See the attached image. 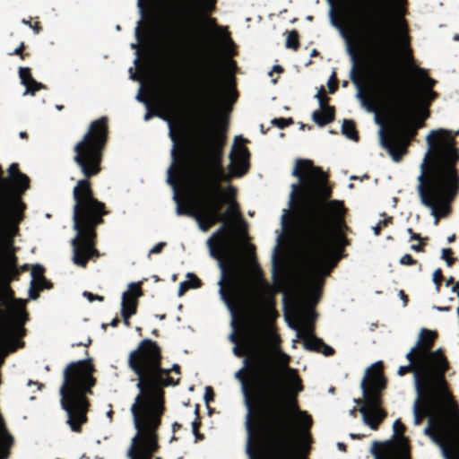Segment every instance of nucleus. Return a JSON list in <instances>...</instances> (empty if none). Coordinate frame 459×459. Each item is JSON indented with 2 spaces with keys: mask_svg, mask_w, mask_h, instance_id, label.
I'll return each instance as SVG.
<instances>
[{
  "mask_svg": "<svg viewBox=\"0 0 459 459\" xmlns=\"http://www.w3.org/2000/svg\"><path fill=\"white\" fill-rule=\"evenodd\" d=\"M291 175L299 183L290 186L288 208L281 216V233L277 236L272 255L273 274L277 271L278 249L283 234L288 231V218L291 214L290 228L313 240L300 285L296 293L297 313L295 320L290 322L296 331V339L303 341L309 351H333L323 341L314 335V321L316 317L312 306L320 297L323 278L328 275L342 257V249L346 245L342 233V220L345 209L342 203L333 200L325 203L331 190L326 186V175L308 160H297Z\"/></svg>",
  "mask_w": 459,
  "mask_h": 459,
  "instance_id": "nucleus-1",
  "label": "nucleus"
},
{
  "mask_svg": "<svg viewBox=\"0 0 459 459\" xmlns=\"http://www.w3.org/2000/svg\"><path fill=\"white\" fill-rule=\"evenodd\" d=\"M169 126L172 141L170 151L172 162L167 170V183L173 190V201L177 204L178 215L194 218L200 229L205 232L217 221H225L228 217L237 216L233 203L221 213V206L236 190L230 186L224 194L220 186L221 181L230 177H240L248 168V154L245 147H234L230 154V173L221 164L224 134L213 128L201 129L197 135V149L194 162L190 165L177 163V137L171 120L165 115L157 114Z\"/></svg>",
  "mask_w": 459,
  "mask_h": 459,
  "instance_id": "nucleus-2",
  "label": "nucleus"
},
{
  "mask_svg": "<svg viewBox=\"0 0 459 459\" xmlns=\"http://www.w3.org/2000/svg\"><path fill=\"white\" fill-rule=\"evenodd\" d=\"M254 335L263 349L254 380L264 409V459H296V441L301 450L308 449L312 423L296 403L301 381L296 370L289 368L290 357L280 348L279 335L270 323H258Z\"/></svg>",
  "mask_w": 459,
  "mask_h": 459,
  "instance_id": "nucleus-3",
  "label": "nucleus"
},
{
  "mask_svg": "<svg viewBox=\"0 0 459 459\" xmlns=\"http://www.w3.org/2000/svg\"><path fill=\"white\" fill-rule=\"evenodd\" d=\"M128 366L137 376L139 394L130 409L136 434L131 440L127 456L130 459H150L158 449L156 429L162 411V389L178 385V379L174 381L169 374L170 371L179 373V366L174 364L170 369L162 368L160 348L150 339L143 340L130 352Z\"/></svg>",
  "mask_w": 459,
  "mask_h": 459,
  "instance_id": "nucleus-4",
  "label": "nucleus"
},
{
  "mask_svg": "<svg viewBox=\"0 0 459 459\" xmlns=\"http://www.w3.org/2000/svg\"><path fill=\"white\" fill-rule=\"evenodd\" d=\"M207 246L211 256L219 261V295L231 314L232 324L236 306L248 304L271 315L273 298L279 287L268 284L255 266L251 272L238 259L231 229L224 223L207 239Z\"/></svg>",
  "mask_w": 459,
  "mask_h": 459,
  "instance_id": "nucleus-5",
  "label": "nucleus"
},
{
  "mask_svg": "<svg viewBox=\"0 0 459 459\" xmlns=\"http://www.w3.org/2000/svg\"><path fill=\"white\" fill-rule=\"evenodd\" d=\"M457 131L443 128L431 130L426 136L427 152L420 164L416 187L420 204L429 210L437 225L451 211V204L459 191V161L455 147Z\"/></svg>",
  "mask_w": 459,
  "mask_h": 459,
  "instance_id": "nucleus-6",
  "label": "nucleus"
},
{
  "mask_svg": "<svg viewBox=\"0 0 459 459\" xmlns=\"http://www.w3.org/2000/svg\"><path fill=\"white\" fill-rule=\"evenodd\" d=\"M413 424L428 416L423 434L438 446L444 459H459V408L446 381L414 379Z\"/></svg>",
  "mask_w": 459,
  "mask_h": 459,
  "instance_id": "nucleus-7",
  "label": "nucleus"
},
{
  "mask_svg": "<svg viewBox=\"0 0 459 459\" xmlns=\"http://www.w3.org/2000/svg\"><path fill=\"white\" fill-rule=\"evenodd\" d=\"M411 70L415 89L410 96L399 84L387 80L382 70L376 74L377 104L399 123L409 121L420 108H426L436 98L432 90L436 81L423 68L411 65Z\"/></svg>",
  "mask_w": 459,
  "mask_h": 459,
  "instance_id": "nucleus-8",
  "label": "nucleus"
},
{
  "mask_svg": "<svg viewBox=\"0 0 459 459\" xmlns=\"http://www.w3.org/2000/svg\"><path fill=\"white\" fill-rule=\"evenodd\" d=\"M73 195L75 201L73 208V229L76 231L71 242L73 261L76 265L84 267L88 260L97 254L93 247L94 229L102 221L105 210L104 204L93 197L87 179L77 181Z\"/></svg>",
  "mask_w": 459,
  "mask_h": 459,
  "instance_id": "nucleus-9",
  "label": "nucleus"
},
{
  "mask_svg": "<svg viewBox=\"0 0 459 459\" xmlns=\"http://www.w3.org/2000/svg\"><path fill=\"white\" fill-rule=\"evenodd\" d=\"M94 365L91 358L69 363L63 371L60 386L61 406L67 414V424L71 430L79 431L87 420L88 402L86 395L91 394L95 385Z\"/></svg>",
  "mask_w": 459,
  "mask_h": 459,
  "instance_id": "nucleus-10",
  "label": "nucleus"
},
{
  "mask_svg": "<svg viewBox=\"0 0 459 459\" xmlns=\"http://www.w3.org/2000/svg\"><path fill=\"white\" fill-rule=\"evenodd\" d=\"M436 333L430 330L422 328L419 333L417 342L407 352L406 359L411 360L415 355L414 379L437 382L439 377L446 381L444 374L447 368V362L441 350L430 351Z\"/></svg>",
  "mask_w": 459,
  "mask_h": 459,
  "instance_id": "nucleus-11",
  "label": "nucleus"
},
{
  "mask_svg": "<svg viewBox=\"0 0 459 459\" xmlns=\"http://www.w3.org/2000/svg\"><path fill=\"white\" fill-rule=\"evenodd\" d=\"M107 138V119L92 122L83 138L74 146L75 163L85 178L97 175L100 170L102 150Z\"/></svg>",
  "mask_w": 459,
  "mask_h": 459,
  "instance_id": "nucleus-12",
  "label": "nucleus"
},
{
  "mask_svg": "<svg viewBox=\"0 0 459 459\" xmlns=\"http://www.w3.org/2000/svg\"><path fill=\"white\" fill-rule=\"evenodd\" d=\"M385 387V379L382 373V363L377 361L368 367L360 383L363 406L359 409L363 422L371 429H377L385 414L379 407L380 392Z\"/></svg>",
  "mask_w": 459,
  "mask_h": 459,
  "instance_id": "nucleus-13",
  "label": "nucleus"
},
{
  "mask_svg": "<svg viewBox=\"0 0 459 459\" xmlns=\"http://www.w3.org/2000/svg\"><path fill=\"white\" fill-rule=\"evenodd\" d=\"M198 76L195 80L196 96L199 105L207 109L212 104L224 108L229 102H234L237 98L234 90V78L229 76L227 84L222 89L217 87V81L212 66L206 65L204 69L195 73Z\"/></svg>",
  "mask_w": 459,
  "mask_h": 459,
  "instance_id": "nucleus-14",
  "label": "nucleus"
},
{
  "mask_svg": "<svg viewBox=\"0 0 459 459\" xmlns=\"http://www.w3.org/2000/svg\"><path fill=\"white\" fill-rule=\"evenodd\" d=\"M387 9L381 8V19L377 23L365 26L364 39L370 53L382 65L394 47V37L387 22Z\"/></svg>",
  "mask_w": 459,
  "mask_h": 459,
  "instance_id": "nucleus-15",
  "label": "nucleus"
},
{
  "mask_svg": "<svg viewBox=\"0 0 459 459\" xmlns=\"http://www.w3.org/2000/svg\"><path fill=\"white\" fill-rule=\"evenodd\" d=\"M248 366L247 359H244L243 361V367L238 369L235 373V377L238 379L241 383V391L244 396V404L247 408V413L245 416V429L247 434V443H246V453L248 456V459H255V455L254 451V442L255 438V429L254 427V424L252 422V414H253V408L252 403L249 396V393L247 390L246 380L243 377V374L245 370L247 369Z\"/></svg>",
  "mask_w": 459,
  "mask_h": 459,
  "instance_id": "nucleus-16",
  "label": "nucleus"
},
{
  "mask_svg": "<svg viewBox=\"0 0 459 459\" xmlns=\"http://www.w3.org/2000/svg\"><path fill=\"white\" fill-rule=\"evenodd\" d=\"M330 21L331 24L338 29L342 34V36L345 39L347 43V52L351 59L352 66L351 70V79L356 84L358 88V92L356 94V98L359 100L361 107L368 113H375V121L377 124H380V120L377 112V108L374 104L367 100V98L363 95L360 83L356 76V67H357V56L351 45V39L348 34L345 32L342 25L335 20L333 9L330 11Z\"/></svg>",
  "mask_w": 459,
  "mask_h": 459,
  "instance_id": "nucleus-17",
  "label": "nucleus"
},
{
  "mask_svg": "<svg viewBox=\"0 0 459 459\" xmlns=\"http://www.w3.org/2000/svg\"><path fill=\"white\" fill-rule=\"evenodd\" d=\"M379 141L381 146L389 152L395 162H398L406 152L408 139L398 128H392L388 137H386L384 129L381 127L379 130Z\"/></svg>",
  "mask_w": 459,
  "mask_h": 459,
  "instance_id": "nucleus-18",
  "label": "nucleus"
},
{
  "mask_svg": "<svg viewBox=\"0 0 459 459\" xmlns=\"http://www.w3.org/2000/svg\"><path fill=\"white\" fill-rule=\"evenodd\" d=\"M142 296L141 281L131 282L122 294L121 315L126 325H129V318L135 314L138 299Z\"/></svg>",
  "mask_w": 459,
  "mask_h": 459,
  "instance_id": "nucleus-19",
  "label": "nucleus"
},
{
  "mask_svg": "<svg viewBox=\"0 0 459 459\" xmlns=\"http://www.w3.org/2000/svg\"><path fill=\"white\" fill-rule=\"evenodd\" d=\"M44 268L40 264H35L31 268L30 275V287L29 290V297L31 299H36L39 297L38 290L48 289L49 284L43 276Z\"/></svg>",
  "mask_w": 459,
  "mask_h": 459,
  "instance_id": "nucleus-20",
  "label": "nucleus"
},
{
  "mask_svg": "<svg viewBox=\"0 0 459 459\" xmlns=\"http://www.w3.org/2000/svg\"><path fill=\"white\" fill-rule=\"evenodd\" d=\"M322 92L323 87L316 94V98L319 105V109L314 111L312 114V119L319 126H323L333 119V109L325 104V101L322 96Z\"/></svg>",
  "mask_w": 459,
  "mask_h": 459,
  "instance_id": "nucleus-21",
  "label": "nucleus"
},
{
  "mask_svg": "<svg viewBox=\"0 0 459 459\" xmlns=\"http://www.w3.org/2000/svg\"><path fill=\"white\" fill-rule=\"evenodd\" d=\"M19 76L22 84L25 87V91L23 92V95H33L36 91L44 87L42 83L36 82L32 78L30 71L28 67H20Z\"/></svg>",
  "mask_w": 459,
  "mask_h": 459,
  "instance_id": "nucleus-22",
  "label": "nucleus"
},
{
  "mask_svg": "<svg viewBox=\"0 0 459 459\" xmlns=\"http://www.w3.org/2000/svg\"><path fill=\"white\" fill-rule=\"evenodd\" d=\"M137 6L139 8V12H140L141 17H140V20L137 22L136 27L134 29V35H135V38H136V42L131 44V48L136 49V53H135L136 56L134 58V63L135 65L138 64L139 59H140V52H139V49H138V45L143 41L144 37H147V35H144L142 32L143 21L144 16H145V10H144V7L143 5L142 0H138L137 1Z\"/></svg>",
  "mask_w": 459,
  "mask_h": 459,
  "instance_id": "nucleus-23",
  "label": "nucleus"
},
{
  "mask_svg": "<svg viewBox=\"0 0 459 459\" xmlns=\"http://www.w3.org/2000/svg\"><path fill=\"white\" fill-rule=\"evenodd\" d=\"M217 0H189L192 5L193 13L198 16H203L212 12L215 8Z\"/></svg>",
  "mask_w": 459,
  "mask_h": 459,
  "instance_id": "nucleus-24",
  "label": "nucleus"
},
{
  "mask_svg": "<svg viewBox=\"0 0 459 459\" xmlns=\"http://www.w3.org/2000/svg\"><path fill=\"white\" fill-rule=\"evenodd\" d=\"M186 278L187 280L179 284L178 296H182L189 289H196L200 286V281L195 274L188 273Z\"/></svg>",
  "mask_w": 459,
  "mask_h": 459,
  "instance_id": "nucleus-25",
  "label": "nucleus"
},
{
  "mask_svg": "<svg viewBox=\"0 0 459 459\" xmlns=\"http://www.w3.org/2000/svg\"><path fill=\"white\" fill-rule=\"evenodd\" d=\"M342 133L350 140L357 141V132L354 124L351 120H344L342 125Z\"/></svg>",
  "mask_w": 459,
  "mask_h": 459,
  "instance_id": "nucleus-26",
  "label": "nucleus"
},
{
  "mask_svg": "<svg viewBox=\"0 0 459 459\" xmlns=\"http://www.w3.org/2000/svg\"><path fill=\"white\" fill-rule=\"evenodd\" d=\"M398 27H399V34H398V37H397V39L401 45V48L404 51H407L408 49V36L406 35V32H405V27H404V24L403 22L401 21L398 22Z\"/></svg>",
  "mask_w": 459,
  "mask_h": 459,
  "instance_id": "nucleus-27",
  "label": "nucleus"
},
{
  "mask_svg": "<svg viewBox=\"0 0 459 459\" xmlns=\"http://www.w3.org/2000/svg\"><path fill=\"white\" fill-rule=\"evenodd\" d=\"M285 47L287 48L296 49L299 47V36L297 31H290L287 35L285 41Z\"/></svg>",
  "mask_w": 459,
  "mask_h": 459,
  "instance_id": "nucleus-28",
  "label": "nucleus"
},
{
  "mask_svg": "<svg viewBox=\"0 0 459 459\" xmlns=\"http://www.w3.org/2000/svg\"><path fill=\"white\" fill-rule=\"evenodd\" d=\"M408 361H409L408 365L401 366L398 368L397 374L399 376H403L404 374H406L409 371H412L414 373L415 355L413 354L412 357H411V360L408 359Z\"/></svg>",
  "mask_w": 459,
  "mask_h": 459,
  "instance_id": "nucleus-29",
  "label": "nucleus"
},
{
  "mask_svg": "<svg viewBox=\"0 0 459 459\" xmlns=\"http://www.w3.org/2000/svg\"><path fill=\"white\" fill-rule=\"evenodd\" d=\"M351 11L356 16H360L361 13V5L359 0H348Z\"/></svg>",
  "mask_w": 459,
  "mask_h": 459,
  "instance_id": "nucleus-30",
  "label": "nucleus"
},
{
  "mask_svg": "<svg viewBox=\"0 0 459 459\" xmlns=\"http://www.w3.org/2000/svg\"><path fill=\"white\" fill-rule=\"evenodd\" d=\"M218 30V34L221 38V44L225 47V48L228 50V48L232 45L231 39L229 38L226 31H224L221 29H216Z\"/></svg>",
  "mask_w": 459,
  "mask_h": 459,
  "instance_id": "nucleus-31",
  "label": "nucleus"
},
{
  "mask_svg": "<svg viewBox=\"0 0 459 459\" xmlns=\"http://www.w3.org/2000/svg\"><path fill=\"white\" fill-rule=\"evenodd\" d=\"M250 345L249 343H245L242 347H239L238 345H236L234 348H233V353L237 356V357H242L244 356L245 354L248 353L250 351Z\"/></svg>",
  "mask_w": 459,
  "mask_h": 459,
  "instance_id": "nucleus-32",
  "label": "nucleus"
},
{
  "mask_svg": "<svg viewBox=\"0 0 459 459\" xmlns=\"http://www.w3.org/2000/svg\"><path fill=\"white\" fill-rule=\"evenodd\" d=\"M451 253L452 250L450 248H443L441 250V258L446 261L447 266H451L454 263V258L448 256Z\"/></svg>",
  "mask_w": 459,
  "mask_h": 459,
  "instance_id": "nucleus-33",
  "label": "nucleus"
},
{
  "mask_svg": "<svg viewBox=\"0 0 459 459\" xmlns=\"http://www.w3.org/2000/svg\"><path fill=\"white\" fill-rule=\"evenodd\" d=\"M404 430V425L401 422L399 419H397L393 424V438L395 437L399 433H402Z\"/></svg>",
  "mask_w": 459,
  "mask_h": 459,
  "instance_id": "nucleus-34",
  "label": "nucleus"
},
{
  "mask_svg": "<svg viewBox=\"0 0 459 459\" xmlns=\"http://www.w3.org/2000/svg\"><path fill=\"white\" fill-rule=\"evenodd\" d=\"M391 218H385L382 221H379L374 227H372V230L376 236H377L380 232V230L382 227L385 226L389 221Z\"/></svg>",
  "mask_w": 459,
  "mask_h": 459,
  "instance_id": "nucleus-35",
  "label": "nucleus"
},
{
  "mask_svg": "<svg viewBox=\"0 0 459 459\" xmlns=\"http://www.w3.org/2000/svg\"><path fill=\"white\" fill-rule=\"evenodd\" d=\"M442 273L440 269H437L434 271L432 274V280L434 283L436 284V289L438 290L440 287V281H441Z\"/></svg>",
  "mask_w": 459,
  "mask_h": 459,
  "instance_id": "nucleus-36",
  "label": "nucleus"
},
{
  "mask_svg": "<svg viewBox=\"0 0 459 459\" xmlns=\"http://www.w3.org/2000/svg\"><path fill=\"white\" fill-rule=\"evenodd\" d=\"M213 399V391L211 386H206L204 389V400L206 403H209Z\"/></svg>",
  "mask_w": 459,
  "mask_h": 459,
  "instance_id": "nucleus-37",
  "label": "nucleus"
},
{
  "mask_svg": "<svg viewBox=\"0 0 459 459\" xmlns=\"http://www.w3.org/2000/svg\"><path fill=\"white\" fill-rule=\"evenodd\" d=\"M329 91L331 93H333L336 90V82H335V73L333 72L332 75L330 76L328 82H327Z\"/></svg>",
  "mask_w": 459,
  "mask_h": 459,
  "instance_id": "nucleus-38",
  "label": "nucleus"
},
{
  "mask_svg": "<svg viewBox=\"0 0 459 459\" xmlns=\"http://www.w3.org/2000/svg\"><path fill=\"white\" fill-rule=\"evenodd\" d=\"M142 93H143V86L141 85L139 87L138 92H137V94L135 96V100L137 101H139V102L143 103L146 106V108L149 109L150 108V104H149V102L146 100H144L143 98Z\"/></svg>",
  "mask_w": 459,
  "mask_h": 459,
  "instance_id": "nucleus-39",
  "label": "nucleus"
},
{
  "mask_svg": "<svg viewBox=\"0 0 459 459\" xmlns=\"http://www.w3.org/2000/svg\"><path fill=\"white\" fill-rule=\"evenodd\" d=\"M165 243L164 242H159L157 243L152 248L149 250V255L152 254H159L161 252L162 248L164 247Z\"/></svg>",
  "mask_w": 459,
  "mask_h": 459,
  "instance_id": "nucleus-40",
  "label": "nucleus"
},
{
  "mask_svg": "<svg viewBox=\"0 0 459 459\" xmlns=\"http://www.w3.org/2000/svg\"><path fill=\"white\" fill-rule=\"evenodd\" d=\"M400 263L402 264L411 265V264H413L415 263V261L412 259V257L410 255L406 254L401 257Z\"/></svg>",
  "mask_w": 459,
  "mask_h": 459,
  "instance_id": "nucleus-41",
  "label": "nucleus"
},
{
  "mask_svg": "<svg viewBox=\"0 0 459 459\" xmlns=\"http://www.w3.org/2000/svg\"><path fill=\"white\" fill-rule=\"evenodd\" d=\"M83 296L85 298H87L89 302H92L93 300H99V301H102L103 300V298L101 296L93 295L92 293L86 292V291L83 292Z\"/></svg>",
  "mask_w": 459,
  "mask_h": 459,
  "instance_id": "nucleus-42",
  "label": "nucleus"
},
{
  "mask_svg": "<svg viewBox=\"0 0 459 459\" xmlns=\"http://www.w3.org/2000/svg\"><path fill=\"white\" fill-rule=\"evenodd\" d=\"M273 124H276L280 127H283L284 126V120L283 119H274L273 120Z\"/></svg>",
  "mask_w": 459,
  "mask_h": 459,
  "instance_id": "nucleus-43",
  "label": "nucleus"
},
{
  "mask_svg": "<svg viewBox=\"0 0 459 459\" xmlns=\"http://www.w3.org/2000/svg\"><path fill=\"white\" fill-rule=\"evenodd\" d=\"M230 342H234V343H238V338H237V335L235 333H232L231 334H230L229 336Z\"/></svg>",
  "mask_w": 459,
  "mask_h": 459,
  "instance_id": "nucleus-44",
  "label": "nucleus"
},
{
  "mask_svg": "<svg viewBox=\"0 0 459 459\" xmlns=\"http://www.w3.org/2000/svg\"><path fill=\"white\" fill-rule=\"evenodd\" d=\"M22 48H23V43H22L18 48H16L13 50V54H14V55H19V54H21V52H22Z\"/></svg>",
  "mask_w": 459,
  "mask_h": 459,
  "instance_id": "nucleus-45",
  "label": "nucleus"
},
{
  "mask_svg": "<svg viewBox=\"0 0 459 459\" xmlns=\"http://www.w3.org/2000/svg\"><path fill=\"white\" fill-rule=\"evenodd\" d=\"M411 248L415 252H420L422 251V247L420 245H412Z\"/></svg>",
  "mask_w": 459,
  "mask_h": 459,
  "instance_id": "nucleus-46",
  "label": "nucleus"
},
{
  "mask_svg": "<svg viewBox=\"0 0 459 459\" xmlns=\"http://www.w3.org/2000/svg\"><path fill=\"white\" fill-rule=\"evenodd\" d=\"M408 232L411 234V239H420V236L418 234L412 233L411 229H408Z\"/></svg>",
  "mask_w": 459,
  "mask_h": 459,
  "instance_id": "nucleus-47",
  "label": "nucleus"
},
{
  "mask_svg": "<svg viewBox=\"0 0 459 459\" xmlns=\"http://www.w3.org/2000/svg\"><path fill=\"white\" fill-rule=\"evenodd\" d=\"M132 68L129 69V72H130V79L131 80H138V76L136 74L133 73L132 72Z\"/></svg>",
  "mask_w": 459,
  "mask_h": 459,
  "instance_id": "nucleus-48",
  "label": "nucleus"
},
{
  "mask_svg": "<svg viewBox=\"0 0 459 459\" xmlns=\"http://www.w3.org/2000/svg\"><path fill=\"white\" fill-rule=\"evenodd\" d=\"M30 28L33 30V31L35 33H39L40 31V28L38 24H35V25H31Z\"/></svg>",
  "mask_w": 459,
  "mask_h": 459,
  "instance_id": "nucleus-49",
  "label": "nucleus"
},
{
  "mask_svg": "<svg viewBox=\"0 0 459 459\" xmlns=\"http://www.w3.org/2000/svg\"><path fill=\"white\" fill-rule=\"evenodd\" d=\"M152 116H153V114H152V113H151L150 111H148V112L144 115L143 119H144L145 121H148L149 119H151V117H152Z\"/></svg>",
  "mask_w": 459,
  "mask_h": 459,
  "instance_id": "nucleus-50",
  "label": "nucleus"
},
{
  "mask_svg": "<svg viewBox=\"0 0 459 459\" xmlns=\"http://www.w3.org/2000/svg\"><path fill=\"white\" fill-rule=\"evenodd\" d=\"M273 71H276V72L280 73L282 71V68L280 65H276L273 67Z\"/></svg>",
  "mask_w": 459,
  "mask_h": 459,
  "instance_id": "nucleus-51",
  "label": "nucleus"
},
{
  "mask_svg": "<svg viewBox=\"0 0 459 459\" xmlns=\"http://www.w3.org/2000/svg\"><path fill=\"white\" fill-rule=\"evenodd\" d=\"M455 234H452V235H450V236L447 238V242H448V243H451V242H453V241L455 240Z\"/></svg>",
  "mask_w": 459,
  "mask_h": 459,
  "instance_id": "nucleus-52",
  "label": "nucleus"
},
{
  "mask_svg": "<svg viewBox=\"0 0 459 459\" xmlns=\"http://www.w3.org/2000/svg\"><path fill=\"white\" fill-rule=\"evenodd\" d=\"M356 411H357V409L355 407H353L352 409L350 410L349 413L351 416L354 417Z\"/></svg>",
  "mask_w": 459,
  "mask_h": 459,
  "instance_id": "nucleus-53",
  "label": "nucleus"
},
{
  "mask_svg": "<svg viewBox=\"0 0 459 459\" xmlns=\"http://www.w3.org/2000/svg\"><path fill=\"white\" fill-rule=\"evenodd\" d=\"M107 417L109 419V420H111L112 411L110 409L107 411Z\"/></svg>",
  "mask_w": 459,
  "mask_h": 459,
  "instance_id": "nucleus-54",
  "label": "nucleus"
},
{
  "mask_svg": "<svg viewBox=\"0 0 459 459\" xmlns=\"http://www.w3.org/2000/svg\"><path fill=\"white\" fill-rule=\"evenodd\" d=\"M196 429H197V424L195 422H193V430L195 435H197Z\"/></svg>",
  "mask_w": 459,
  "mask_h": 459,
  "instance_id": "nucleus-55",
  "label": "nucleus"
},
{
  "mask_svg": "<svg viewBox=\"0 0 459 459\" xmlns=\"http://www.w3.org/2000/svg\"><path fill=\"white\" fill-rule=\"evenodd\" d=\"M437 310H438V311H448V310H449V307H437Z\"/></svg>",
  "mask_w": 459,
  "mask_h": 459,
  "instance_id": "nucleus-56",
  "label": "nucleus"
},
{
  "mask_svg": "<svg viewBox=\"0 0 459 459\" xmlns=\"http://www.w3.org/2000/svg\"><path fill=\"white\" fill-rule=\"evenodd\" d=\"M337 446L340 450H344V445L342 443H338Z\"/></svg>",
  "mask_w": 459,
  "mask_h": 459,
  "instance_id": "nucleus-57",
  "label": "nucleus"
},
{
  "mask_svg": "<svg viewBox=\"0 0 459 459\" xmlns=\"http://www.w3.org/2000/svg\"><path fill=\"white\" fill-rule=\"evenodd\" d=\"M22 22L27 26H29L30 28L31 24L30 22L26 21V20H22Z\"/></svg>",
  "mask_w": 459,
  "mask_h": 459,
  "instance_id": "nucleus-58",
  "label": "nucleus"
},
{
  "mask_svg": "<svg viewBox=\"0 0 459 459\" xmlns=\"http://www.w3.org/2000/svg\"><path fill=\"white\" fill-rule=\"evenodd\" d=\"M117 319H114L112 322H111V325L115 326L117 325Z\"/></svg>",
  "mask_w": 459,
  "mask_h": 459,
  "instance_id": "nucleus-59",
  "label": "nucleus"
},
{
  "mask_svg": "<svg viewBox=\"0 0 459 459\" xmlns=\"http://www.w3.org/2000/svg\"><path fill=\"white\" fill-rule=\"evenodd\" d=\"M400 296H401V299H405V295H404L403 291H402V290L400 291Z\"/></svg>",
  "mask_w": 459,
  "mask_h": 459,
  "instance_id": "nucleus-60",
  "label": "nucleus"
},
{
  "mask_svg": "<svg viewBox=\"0 0 459 459\" xmlns=\"http://www.w3.org/2000/svg\"><path fill=\"white\" fill-rule=\"evenodd\" d=\"M26 136V134L24 132L20 133V137L24 138Z\"/></svg>",
  "mask_w": 459,
  "mask_h": 459,
  "instance_id": "nucleus-61",
  "label": "nucleus"
},
{
  "mask_svg": "<svg viewBox=\"0 0 459 459\" xmlns=\"http://www.w3.org/2000/svg\"><path fill=\"white\" fill-rule=\"evenodd\" d=\"M316 53H317V52H316V49H313V50L311 51V54H310V55L313 56H316Z\"/></svg>",
  "mask_w": 459,
  "mask_h": 459,
  "instance_id": "nucleus-62",
  "label": "nucleus"
},
{
  "mask_svg": "<svg viewBox=\"0 0 459 459\" xmlns=\"http://www.w3.org/2000/svg\"><path fill=\"white\" fill-rule=\"evenodd\" d=\"M207 22H208L209 23H211L212 25H213V24H214V21H213V20H212V19H207Z\"/></svg>",
  "mask_w": 459,
  "mask_h": 459,
  "instance_id": "nucleus-63",
  "label": "nucleus"
},
{
  "mask_svg": "<svg viewBox=\"0 0 459 459\" xmlns=\"http://www.w3.org/2000/svg\"><path fill=\"white\" fill-rule=\"evenodd\" d=\"M56 108L57 110H61L63 108V107L60 106V105H56Z\"/></svg>",
  "mask_w": 459,
  "mask_h": 459,
  "instance_id": "nucleus-64",
  "label": "nucleus"
}]
</instances>
